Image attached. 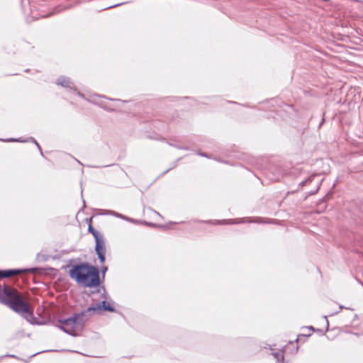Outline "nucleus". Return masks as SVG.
Listing matches in <instances>:
<instances>
[{
    "label": "nucleus",
    "mask_w": 363,
    "mask_h": 363,
    "mask_svg": "<svg viewBox=\"0 0 363 363\" xmlns=\"http://www.w3.org/2000/svg\"><path fill=\"white\" fill-rule=\"evenodd\" d=\"M69 275L86 287H96L100 283L98 269L86 264L76 266L69 272Z\"/></svg>",
    "instance_id": "f03ea898"
},
{
    "label": "nucleus",
    "mask_w": 363,
    "mask_h": 363,
    "mask_svg": "<svg viewBox=\"0 0 363 363\" xmlns=\"http://www.w3.org/2000/svg\"><path fill=\"white\" fill-rule=\"evenodd\" d=\"M63 268L66 269L67 268H68V265L63 266Z\"/></svg>",
    "instance_id": "aec40b11"
},
{
    "label": "nucleus",
    "mask_w": 363,
    "mask_h": 363,
    "mask_svg": "<svg viewBox=\"0 0 363 363\" xmlns=\"http://www.w3.org/2000/svg\"><path fill=\"white\" fill-rule=\"evenodd\" d=\"M40 270L39 268L37 267H33L29 269H0V278H7L10 277L18 274H21V272H30V273H35Z\"/></svg>",
    "instance_id": "39448f33"
},
{
    "label": "nucleus",
    "mask_w": 363,
    "mask_h": 363,
    "mask_svg": "<svg viewBox=\"0 0 363 363\" xmlns=\"http://www.w3.org/2000/svg\"><path fill=\"white\" fill-rule=\"evenodd\" d=\"M103 311H113V308L104 301L101 304H96L94 306L89 307L86 311L74 315L72 318H69V335L77 336L79 335L85 322L89 318V314L91 312L101 313Z\"/></svg>",
    "instance_id": "f257e3e1"
},
{
    "label": "nucleus",
    "mask_w": 363,
    "mask_h": 363,
    "mask_svg": "<svg viewBox=\"0 0 363 363\" xmlns=\"http://www.w3.org/2000/svg\"><path fill=\"white\" fill-rule=\"evenodd\" d=\"M19 295L13 288L5 284L0 285V302L9 306L11 303Z\"/></svg>",
    "instance_id": "7ed1b4c3"
},
{
    "label": "nucleus",
    "mask_w": 363,
    "mask_h": 363,
    "mask_svg": "<svg viewBox=\"0 0 363 363\" xmlns=\"http://www.w3.org/2000/svg\"><path fill=\"white\" fill-rule=\"evenodd\" d=\"M90 97H91L90 100L92 102L96 103V104L99 103V101H98V99L101 98L99 96L94 94L93 96H91Z\"/></svg>",
    "instance_id": "ddd939ff"
},
{
    "label": "nucleus",
    "mask_w": 363,
    "mask_h": 363,
    "mask_svg": "<svg viewBox=\"0 0 363 363\" xmlns=\"http://www.w3.org/2000/svg\"><path fill=\"white\" fill-rule=\"evenodd\" d=\"M0 140L3 141V142H6V143H10V142H17V143L31 142V143H33L37 146L38 149L39 150L40 155H43V152H42V150H41V147H40L39 143L36 141V140L35 138H33L32 137H30L25 140H21L20 138H7V139H1L0 138Z\"/></svg>",
    "instance_id": "0eeeda50"
},
{
    "label": "nucleus",
    "mask_w": 363,
    "mask_h": 363,
    "mask_svg": "<svg viewBox=\"0 0 363 363\" xmlns=\"http://www.w3.org/2000/svg\"><path fill=\"white\" fill-rule=\"evenodd\" d=\"M54 321L57 327L62 329L65 333H68V318H55Z\"/></svg>",
    "instance_id": "1a4fd4ad"
},
{
    "label": "nucleus",
    "mask_w": 363,
    "mask_h": 363,
    "mask_svg": "<svg viewBox=\"0 0 363 363\" xmlns=\"http://www.w3.org/2000/svg\"><path fill=\"white\" fill-rule=\"evenodd\" d=\"M88 230L89 233L92 234L95 240L96 239V238H99L102 236V235L100 233H99L98 231L93 228L91 223L89 224Z\"/></svg>",
    "instance_id": "9b49d317"
},
{
    "label": "nucleus",
    "mask_w": 363,
    "mask_h": 363,
    "mask_svg": "<svg viewBox=\"0 0 363 363\" xmlns=\"http://www.w3.org/2000/svg\"><path fill=\"white\" fill-rule=\"evenodd\" d=\"M315 175H313L311 176V177H309L308 179L302 182L300 184L301 186H304V185H306L309 182H311L314 178H315Z\"/></svg>",
    "instance_id": "4468645a"
},
{
    "label": "nucleus",
    "mask_w": 363,
    "mask_h": 363,
    "mask_svg": "<svg viewBox=\"0 0 363 363\" xmlns=\"http://www.w3.org/2000/svg\"><path fill=\"white\" fill-rule=\"evenodd\" d=\"M9 307L18 313H30L29 304L23 301L20 295H18L14 300H13Z\"/></svg>",
    "instance_id": "20e7f679"
},
{
    "label": "nucleus",
    "mask_w": 363,
    "mask_h": 363,
    "mask_svg": "<svg viewBox=\"0 0 363 363\" xmlns=\"http://www.w3.org/2000/svg\"><path fill=\"white\" fill-rule=\"evenodd\" d=\"M96 241V252L100 259L101 263L105 261L106 246L103 236L95 240Z\"/></svg>",
    "instance_id": "423d86ee"
},
{
    "label": "nucleus",
    "mask_w": 363,
    "mask_h": 363,
    "mask_svg": "<svg viewBox=\"0 0 363 363\" xmlns=\"http://www.w3.org/2000/svg\"><path fill=\"white\" fill-rule=\"evenodd\" d=\"M4 357H12V358H17V357L14 354H6L4 355ZM4 357V356H0V359H2Z\"/></svg>",
    "instance_id": "dca6fc26"
},
{
    "label": "nucleus",
    "mask_w": 363,
    "mask_h": 363,
    "mask_svg": "<svg viewBox=\"0 0 363 363\" xmlns=\"http://www.w3.org/2000/svg\"><path fill=\"white\" fill-rule=\"evenodd\" d=\"M56 84L57 85L62 86V87L67 88V87H68V79H67L66 77H64V76L60 77L57 79Z\"/></svg>",
    "instance_id": "9d476101"
},
{
    "label": "nucleus",
    "mask_w": 363,
    "mask_h": 363,
    "mask_svg": "<svg viewBox=\"0 0 363 363\" xmlns=\"http://www.w3.org/2000/svg\"><path fill=\"white\" fill-rule=\"evenodd\" d=\"M114 215L118 218H121L122 219H124V220H128V221H132L133 220L130 219V218H128V217L125 216H123L121 214H118V213H114Z\"/></svg>",
    "instance_id": "2eb2a0df"
},
{
    "label": "nucleus",
    "mask_w": 363,
    "mask_h": 363,
    "mask_svg": "<svg viewBox=\"0 0 363 363\" xmlns=\"http://www.w3.org/2000/svg\"><path fill=\"white\" fill-rule=\"evenodd\" d=\"M273 355L277 362H281L284 359V354L281 351L274 352Z\"/></svg>",
    "instance_id": "f8f14e48"
},
{
    "label": "nucleus",
    "mask_w": 363,
    "mask_h": 363,
    "mask_svg": "<svg viewBox=\"0 0 363 363\" xmlns=\"http://www.w3.org/2000/svg\"><path fill=\"white\" fill-rule=\"evenodd\" d=\"M107 270V267H104L102 272L104 273Z\"/></svg>",
    "instance_id": "a211bd4d"
},
{
    "label": "nucleus",
    "mask_w": 363,
    "mask_h": 363,
    "mask_svg": "<svg viewBox=\"0 0 363 363\" xmlns=\"http://www.w3.org/2000/svg\"><path fill=\"white\" fill-rule=\"evenodd\" d=\"M0 140L3 141V142H6V143H10V142H17V143L31 142V143H33L37 146L38 149L39 150L40 155H43V152H42V150H41V147H40L39 143L36 141V140L35 138H33L32 137H30L25 140H21L20 138H7V139H1L0 138Z\"/></svg>",
    "instance_id": "6e6552de"
},
{
    "label": "nucleus",
    "mask_w": 363,
    "mask_h": 363,
    "mask_svg": "<svg viewBox=\"0 0 363 363\" xmlns=\"http://www.w3.org/2000/svg\"><path fill=\"white\" fill-rule=\"evenodd\" d=\"M321 182H322V179H321V180H319V181L318 182V186H320V184Z\"/></svg>",
    "instance_id": "6ab92c4d"
},
{
    "label": "nucleus",
    "mask_w": 363,
    "mask_h": 363,
    "mask_svg": "<svg viewBox=\"0 0 363 363\" xmlns=\"http://www.w3.org/2000/svg\"><path fill=\"white\" fill-rule=\"evenodd\" d=\"M225 223L230 224V223H234L233 222L228 221V220H223Z\"/></svg>",
    "instance_id": "f3484780"
}]
</instances>
